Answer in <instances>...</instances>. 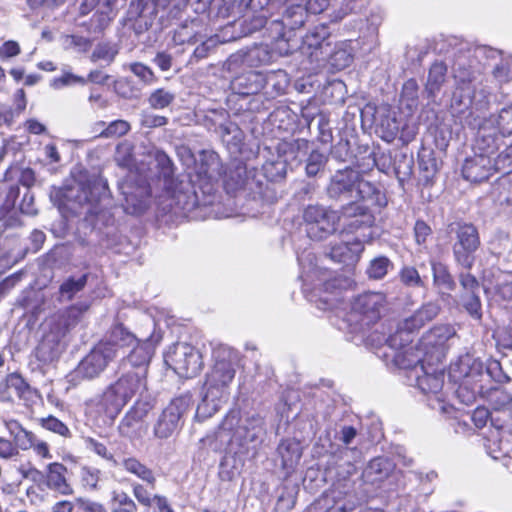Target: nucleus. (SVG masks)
<instances>
[{
  "instance_id": "f257e3e1",
  "label": "nucleus",
  "mask_w": 512,
  "mask_h": 512,
  "mask_svg": "<svg viewBox=\"0 0 512 512\" xmlns=\"http://www.w3.org/2000/svg\"><path fill=\"white\" fill-rule=\"evenodd\" d=\"M326 192L332 200L349 202L342 207L341 214L344 218L351 219L348 224L350 230L371 227L374 224V215L357 201L370 200L380 204V191L374 184L364 180L359 170L348 167L337 170L331 176Z\"/></svg>"
},
{
  "instance_id": "f03ea898",
  "label": "nucleus",
  "mask_w": 512,
  "mask_h": 512,
  "mask_svg": "<svg viewBox=\"0 0 512 512\" xmlns=\"http://www.w3.org/2000/svg\"><path fill=\"white\" fill-rule=\"evenodd\" d=\"M212 357L214 365L206 376L204 396L196 410V417L201 419L211 417L228 400L239 360L238 352L223 344L213 348Z\"/></svg>"
},
{
  "instance_id": "7ed1b4c3",
  "label": "nucleus",
  "mask_w": 512,
  "mask_h": 512,
  "mask_svg": "<svg viewBox=\"0 0 512 512\" xmlns=\"http://www.w3.org/2000/svg\"><path fill=\"white\" fill-rule=\"evenodd\" d=\"M363 0H273L272 5H285L283 19L273 20L270 31L273 37L285 36L284 25L290 30L302 27L307 19V14H320L330 9L329 17L332 21H341L347 15L361 7Z\"/></svg>"
},
{
  "instance_id": "20e7f679",
  "label": "nucleus",
  "mask_w": 512,
  "mask_h": 512,
  "mask_svg": "<svg viewBox=\"0 0 512 512\" xmlns=\"http://www.w3.org/2000/svg\"><path fill=\"white\" fill-rule=\"evenodd\" d=\"M471 52L460 54L453 64V74L457 83L453 95V105L462 106L459 111L465 109H485L489 103V97L494 87L484 85L480 79L479 69L470 61Z\"/></svg>"
},
{
  "instance_id": "39448f33",
  "label": "nucleus",
  "mask_w": 512,
  "mask_h": 512,
  "mask_svg": "<svg viewBox=\"0 0 512 512\" xmlns=\"http://www.w3.org/2000/svg\"><path fill=\"white\" fill-rule=\"evenodd\" d=\"M135 336L123 325H115L106 340L98 343L68 375L69 381L78 384L82 380L98 377L119 352V347L130 345Z\"/></svg>"
},
{
  "instance_id": "423d86ee",
  "label": "nucleus",
  "mask_w": 512,
  "mask_h": 512,
  "mask_svg": "<svg viewBox=\"0 0 512 512\" xmlns=\"http://www.w3.org/2000/svg\"><path fill=\"white\" fill-rule=\"evenodd\" d=\"M255 3L257 5L256 8H253L252 6L240 8L238 1H235V3L232 5L233 17L235 18L236 14H242L244 17V20L240 23V26L243 28L242 33L244 35H248L264 28L265 35H267L273 41V49H275L279 55H288L296 47V45L291 44V32L293 30H290L289 26L285 24V36L276 38L272 36V33L269 29L273 20L283 19V11L285 9V5L280 4L274 6L272 4H268L260 6L257 1Z\"/></svg>"
},
{
  "instance_id": "0eeeda50",
  "label": "nucleus",
  "mask_w": 512,
  "mask_h": 512,
  "mask_svg": "<svg viewBox=\"0 0 512 512\" xmlns=\"http://www.w3.org/2000/svg\"><path fill=\"white\" fill-rule=\"evenodd\" d=\"M89 308V303L78 302L46 319L45 334L37 347V357L41 361L48 362L58 357L63 349L64 337L79 323Z\"/></svg>"
},
{
  "instance_id": "6e6552de",
  "label": "nucleus",
  "mask_w": 512,
  "mask_h": 512,
  "mask_svg": "<svg viewBox=\"0 0 512 512\" xmlns=\"http://www.w3.org/2000/svg\"><path fill=\"white\" fill-rule=\"evenodd\" d=\"M147 390V378L143 372L125 371L102 394L92 398L90 405L98 413H104L110 418L116 417L129 401L135 396H142Z\"/></svg>"
},
{
  "instance_id": "1a4fd4ad",
  "label": "nucleus",
  "mask_w": 512,
  "mask_h": 512,
  "mask_svg": "<svg viewBox=\"0 0 512 512\" xmlns=\"http://www.w3.org/2000/svg\"><path fill=\"white\" fill-rule=\"evenodd\" d=\"M412 353V349L398 353L394 356L395 364L401 368L408 370V378L415 381V385L424 394H433L439 403L444 402L442 388L444 385V365L437 363L435 360H427L422 358L419 353L413 358L408 357V353Z\"/></svg>"
},
{
  "instance_id": "9d476101",
  "label": "nucleus",
  "mask_w": 512,
  "mask_h": 512,
  "mask_svg": "<svg viewBox=\"0 0 512 512\" xmlns=\"http://www.w3.org/2000/svg\"><path fill=\"white\" fill-rule=\"evenodd\" d=\"M228 432L229 441L236 444L241 453L255 450L265 435L264 419L256 413L241 415L238 409L230 410L219 427V433Z\"/></svg>"
},
{
  "instance_id": "9b49d317",
  "label": "nucleus",
  "mask_w": 512,
  "mask_h": 512,
  "mask_svg": "<svg viewBox=\"0 0 512 512\" xmlns=\"http://www.w3.org/2000/svg\"><path fill=\"white\" fill-rule=\"evenodd\" d=\"M386 304V295L382 292L368 291L359 294L350 302L343 322L351 332H363L381 318Z\"/></svg>"
},
{
  "instance_id": "f8f14e48",
  "label": "nucleus",
  "mask_w": 512,
  "mask_h": 512,
  "mask_svg": "<svg viewBox=\"0 0 512 512\" xmlns=\"http://www.w3.org/2000/svg\"><path fill=\"white\" fill-rule=\"evenodd\" d=\"M65 197L80 207L86 208L85 214L96 216L99 221L103 214V202L108 201V186L104 179L93 177L85 181H76L67 189Z\"/></svg>"
},
{
  "instance_id": "ddd939ff",
  "label": "nucleus",
  "mask_w": 512,
  "mask_h": 512,
  "mask_svg": "<svg viewBox=\"0 0 512 512\" xmlns=\"http://www.w3.org/2000/svg\"><path fill=\"white\" fill-rule=\"evenodd\" d=\"M331 43L328 26L321 24L310 29L302 38L299 47L304 57L302 61L304 68L316 72L325 67Z\"/></svg>"
},
{
  "instance_id": "4468645a",
  "label": "nucleus",
  "mask_w": 512,
  "mask_h": 512,
  "mask_svg": "<svg viewBox=\"0 0 512 512\" xmlns=\"http://www.w3.org/2000/svg\"><path fill=\"white\" fill-rule=\"evenodd\" d=\"M302 217L306 234L314 241H322L333 235L341 219L338 211L318 204L308 205Z\"/></svg>"
},
{
  "instance_id": "2eb2a0df",
  "label": "nucleus",
  "mask_w": 512,
  "mask_h": 512,
  "mask_svg": "<svg viewBox=\"0 0 512 512\" xmlns=\"http://www.w3.org/2000/svg\"><path fill=\"white\" fill-rule=\"evenodd\" d=\"M456 336L452 325H436L427 331L416 344V351L422 358L442 363L449 349V340Z\"/></svg>"
},
{
  "instance_id": "dca6fc26",
  "label": "nucleus",
  "mask_w": 512,
  "mask_h": 512,
  "mask_svg": "<svg viewBox=\"0 0 512 512\" xmlns=\"http://www.w3.org/2000/svg\"><path fill=\"white\" fill-rule=\"evenodd\" d=\"M165 362L176 374L184 378L196 376L203 367L201 353L185 342L174 344L165 355Z\"/></svg>"
},
{
  "instance_id": "f3484780",
  "label": "nucleus",
  "mask_w": 512,
  "mask_h": 512,
  "mask_svg": "<svg viewBox=\"0 0 512 512\" xmlns=\"http://www.w3.org/2000/svg\"><path fill=\"white\" fill-rule=\"evenodd\" d=\"M190 406V395H182L173 399L156 421L153 429L154 436L158 439L171 437L179 430L181 419Z\"/></svg>"
},
{
  "instance_id": "a211bd4d",
  "label": "nucleus",
  "mask_w": 512,
  "mask_h": 512,
  "mask_svg": "<svg viewBox=\"0 0 512 512\" xmlns=\"http://www.w3.org/2000/svg\"><path fill=\"white\" fill-rule=\"evenodd\" d=\"M204 125L209 130L214 129L229 149L238 150L241 146L244 134L235 122L229 120L226 110H210L205 116Z\"/></svg>"
},
{
  "instance_id": "6ab92c4d",
  "label": "nucleus",
  "mask_w": 512,
  "mask_h": 512,
  "mask_svg": "<svg viewBox=\"0 0 512 512\" xmlns=\"http://www.w3.org/2000/svg\"><path fill=\"white\" fill-rule=\"evenodd\" d=\"M457 241L453 245L456 262L470 270L475 262V252L480 245L477 229L471 224H459L456 230Z\"/></svg>"
},
{
  "instance_id": "aec40b11",
  "label": "nucleus",
  "mask_w": 512,
  "mask_h": 512,
  "mask_svg": "<svg viewBox=\"0 0 512 512\" xmlns=\"http://www.w3.org/2000/svg\"><path fill=\"white\" fill-rule=\"evenodd\" d=\"M159 341L160 336H151L145 340H138L135 337V341L132 344L122 346V348L132 346V350L121 362L122 368L130 367L134 369L132 372H143V377L147 378L148 365ZM120 349L121 347H119Z\"/></svg>"
},
{
  "instance_id": "412c9836",
  "label": "nucleus",
  "mask_w": 512,
  "mask_h": 512,
  "mask_svg": "<svg viewBox=\"0 0 512 512\" xmlns=\"http://www.w3.org/2000/svg\"><path fill=\"white\" fill-rule=\"evenodd\" d=\"M498 171L495 159L473 152L466 158L462 166L463 177L470 182H482L487 180L494 172Z\"/></svg>"
},
{
  "instance_id": "4be33fe9",
  "label": "nucleus",
  "mask_w": 512,
  "mask_h": 512,
  "mask_svg": "<svg viewBox=\"0 0 512 512\" xmlns=\"http://www.w3.org/2000/svg\"><path fill=\"white\" fill-rule=\"evenodd\" d=\"M123 195L122 207L127 214L139 215L148 208L150 193L146 186H132L128 183L120 185Z\"/></svg>"
},
{
  "instance_id": "5701e85b",
  "label": "nucleus",
  "mask_w": 512,
  "mask_h": 512,
  "mask_svg": "<svg viewBox=\"0 0 512 512\" xmlns=\"http://www.w3.org/2000/svg\"><path fill=\"white\" fill-rule=\"evenodd\" d=\"M273 76L286 78V75L282 71L273 73L266 78L261 72L251 70L235 77L231 82V86L232 89L240 95H253L263 89L265 84L269 82Z\"/></svg>"
},
{
  "instance_id": "b1692460",
  "label": "nucleus",
  "mask_w": 512,
  "mask_h": 512,
  "mask_svg": "<svg viewBox=\"0 0 512 512\" xmlns=\"http://www.w3.org/2000/svg\"><path fill=\"white\" fill-rule=\"evenodd\" d=\"M500 145L501 137L499 133L483 121L475 138L473 152L482 154V156L496 158Z\"/></svg>"
},
{
  "instance_id": "393cba45",
  "label": "nucleus",
  "mask_w": 512,
  "mask_h": 512,
  "mask_svg": "<svg viewBox=\"0 0 512 512\" xmlns=\"http://www.w3.org/2000/svg\"><path fill=\"white\" fill-rule=\"evenodd\" d=\"M6 383L9 388L15 391L16 395L27 408L33 410L35 407L41 405V394L37 389L32 388L21 375L17 373L9 374L6 378Z\"/></svg>"
},
{
  "instance_id": "a878e982",
  "label": "nucleus",
  "mask_w": 512,
  "mask_h": 512,
  "mask_svg": "<svg viewBox=\"0 0 512 512\" xmlns=\"http://www.w3.org/2000/svg\"><path fill=\"white\" fill-rule=\"evenodd\" d=\"M236 24V19L228 22V24L224 27L223 31L220 34H215L208 38H202L199 40L200 44L194 49L193 54L190 58V63L198 62L206 57L216 48V46L220 43L230 42L237 38L236 35L230 34L228 35V31L234 27Z\"/></svg>"
},
{
  "instance_id": "bb28decb",
  "label": "nucleus",
  "mask_w": 512,
  "mask_h": 512,
  "mask_svg": "<svg viewBox=\"0 0 512 512\" xmlns=\"http://www.w3.org/2000/svg\"><path fill=\"white\" fill-rule=\"evenodd\" d=\"M67 468L65 465L59 462H53L46 466L45 469V484L46 486L61 495L73 494V488L68 483Z\"/></svg>"
},
{
  "instance_id": "cd10ccee",
  "label": "nucleus",
  "mask_w": 512,
  "mask_h": 512,
  "mask_svg": "<svg viewBox=\"0 0 512 512\" xmlns=\"http://www.w3.org/2000/svg\"><path fill=\"white\" fill-rule=\"evenodd\" d=\"M204 26L198 18L184 21L173 33V43L175 45L190 44L194 45L202 38L206 37L203 33Z\"/></svg>"
},
{
  "instance_id": "c85d7f7f",
  "label": "nucleus",
  "mask_w": 512,
  "mask_h": 512,
  "mask_svg": "<svg viewBox=\"0 0 512 512\" xmlns=\"http://www.w3.org/2000/svg\"><path fill=\"white\" fill-rule=\"evenodd\" d=\"M272 60V53L268 45L260 44L249 48L245 52H239L232 55L228 60L229 68L238 62H241L247 66H259L268 64Z\"/></svg>"
},
{
  "instance_id": "c756f323",
  "label": "nucleus",
  "mask_w": 512,
  "mask_h": 512,
  "mask_svg": "<svg viewBox=\"0 0 512 512\" xmlns=\"http://www.w3.org/2000/svg\"><path fill=\"white\" fill-rule=\"evenodd\" d=\"M363 251V242L359 239H354L351 242H342L332 246L329 256L335 262L352 265L359 260Z\"/></svg>"
},
{
  "instance_id": "7c9ffc66",
  "label": "nucleus",
  "mask_w": 512,
  "mask_h": 512,
  "mask_svg": "<svg viewBox=\"0 0 512 512\" xmlns=\"http://www.w3.org/2000/svg\"><path fill=\"white\" fill-rule=\"evenodd\" d=\"M413 331L414 330L404 329L402 321L397 325V329L393 334H390L388 337H383L385 344L393 350L391 354L393 359L396 354L410 349H412V353H408L409 358H413L414 355L417 354L416 344L412 345L411 334Z\"/></svg>"
},
{
  "instance_id": "2f4dec72",
  "label": "nucleus",
  "mask_w": 512,
  "mask_h": 512,
  "mask_svg": "<svg viewBox=\"0 0 512 512\" xmlns=\"http://www.w3.org/2000/svg\"><path fill=\"white\" fill-rule=\"evenodd\" d=\"M394 466V463L388 458L376 457L368 463L362 477L366 483H380L389 477L394 470Z\"/></svg>"
},
{
  "instance_id": "473e14b6",
  "label": "nucleus",
  "mask_w": 512,
  "mask_h": 512,
  "mask_svg": "<svg viewBox=\"0 0 512 512\" xmlns=\"http://www.w3.org/2000/svg\"><path fill=\"white\" fill-rule=\"evenodd\" d=\"M353 61V53L350 41L331 43L326 64L335 70L348 67Z\"/></svg>"
},
{
  "instance_id": "72a5a7b5",
  "label": "nucleus",
  "mask_w": 512,
  "mask_h": 512,
  "mask_svg": "<svg viewBox=\"0 0 512 512\" xmlns=\"http://www.w3.org/2000/svg\"><path fill=\"white\" fill-rule=\"evenodd\" d=\"M447 80V66L445 63L436 61L428 71L425 83V93L428 98H435Z\"/></svg>"
},
{
  "instance_id": "f704fd0d",
  "label": "nucleus",
  "mask_w": 512,
  "mask_h": 512,
  "mask_svg": "<svg viewBox=\"0 0 512 512\" xmlns=\"http://www.w3.org/2000/svg\"><path fill=\"white\" fill-rule=\"evenodd\" d=\"M440 307L433 302L421 306L413 315L403 321L404 329L418 330L426 322L433 320L439 313Z\"/></svg>"
},
{
  "instance_id": "c9c22d12",
  "label": "nucleus",
  "mask_w": 512,
  "mask_h": 512,
  "mask_svg": "<svg viewBox=\"0 0 512 512\" xmlns=\"http://www.w3.org/2000/svg\"><path fill=\"white\" fill-rule=\"evenodd\" d=\"M221 173L222 166L218 154L214 151H202L199 156L198 174L212 181Z\"/></svg>"
},
{
  "instance_id": "e433bc0d",
  "label": "nucleus",
  "mask_w": 512,
  "mask_h": 512,
  "mask_svg": "<svg viewBox=\"0 0 512 512\" xmlns=\"http://www.w3.org/2000/svg\"><path fill=\"white\" fill-rule=\"evenodd\" d=\"M149 3L148 0H137L130 3L125 25H129L136 35L144 33L149 28L147 21H144L141 17L142 12L148 7Z\"/></svg>"
},
{
  "instance_id": "4c0bfd02",
  "label": "nucleus",
  "mask_w": 512,
  "mask_h": 512,
  "mask_svg": "<svg viewBox=\"0 0 512 512\" xmlns=\"http://www.w3.org/2000/svg\"><path fill=\"white\" fill-rule=\"evenodd\" d=\"M309 142L305 139H296L292 142L285 144V159L283 161H277L275 162V167L277 169V176L279 178H283L285 176V164L289 158V154L294 155V160H297L299 158V161L301 160V157H304L307 154L308 151Z\"/></svg>"
},
{
  "instance_id": "58836bf2",
  "label": "nucleus",
  "mask_w": 512,
  "mask_h": 512,
  "mask_svg": "<svg viewBox=\"0 0 512 512\" xmlns=\"http://www.w3.org/2000/svg\"><path fill=\"white\" fill-rule=\"evenodd\" d=\"M277 452L281 457L284 469L293 468L301 458L300 444L294 440H282L278 445Z\"/></svg>"
},
{
  "instance_id": "ea45409f",
  "label": "nucleus",
  "mask_w": 512,
  "mask_h": 512,
  "mask_svg": "<svg viewBox=\"0 0 512 512\" xmlns=\"http://www.w3.org/2000/svg\"><path fill=\"white\" fill-rule=\"evenodd\" d=\"M119 465H121L126 472L135 475L137 478L146 482L152 488L154 487L156 478L154 476L153 471L150 468H148L145 464L140 462L137 458H123Z\"/></svg>"
},
{
  "instance_id": "a19ab883",
  "label": "nucleus",
  "mask_w": 512,
  "mask_h": 512,
  "mask_svg": "<svg viewBox=\"0 0 512 512\" xmlns=\"http://www.w3.org/2000/svg\"><path fill=\"white\" fill-rule=\"evenodd\" d=\"M484 122L497 130L502 137L512 135V104L503 107L498 114L491 115Z\"/></svg>"
},
{
  "instance_id": "79ce46f5",
  "label": "nucleus",
  "mask_w": 512,
  "mask_h": 512,
  "mask_svg": "<svg viewBox=\"0 0 512 512\" xmlns=\"http://www.w3.org/2000/svg\"><path fill=\"white\" fill-rule=\"evenodd\" d=\"M377 114L379 115L377 124L382 131V138L387 142L393 141L400 129L395 112L386 109L381 114L378 111Z\"/></svg>"
},
{
  "instance_id": "37998d69",
  "label": "nucleus",
  "mask_w": 512,
  "mask_h": 512,
  "mask_svg": "<svg viewBox=\"0 0 512 512\" xmlns=\"http://www.w3.org/2000/svg\"><path fill=\"white\" fill-rule=\"evenodd\" d=\"M88 281V274L68 277L59 287V298L61 301H70L84 289Z\"/></svg>"
},
{
  "instance_id": "c03bdc74",
  "label": "nucleus",
  "mask_w": 512,
  "mask_h": 512,
  "mask_svg": "<svg viewBox=\"0 0 512 512\" xmlns=\"http://www.w3.org/2000/svg\"><path fill=\"white\" fill-rule=\"evenodd\" d=\"M17 180L24 186H31L34 183L35 175L30 168H21L19 166H10L4 174V183L0 185V189H5L7 182Z\"/></svg>"
},
{
  "instance_id": "a18cd8bd",
  "label": "nucleus",
  "mask_w": 512,
  "mask_h": 512,
  "mask_svg": "<svg viewBox=\"0 0 512 512\" xmlns=\"http://www.w3.org/2000/svg\"><path fill=\"white\" fill-rule=\"evenodd\" d=\"M488 401L495 410L512 408V392L504 387H495L489 391Z\"/></svg>"
},
{
  "instance_id": "49530a36",
  "label": "nucleus",
  "mask_w": 512,
  "mask_h": 512,
  "mask_svg": "<svg viewBox=\"0 0 512 512\" xmlns=\"http://www.w3.org/2000/svg\"><path fill=\"white\" fill-rule=\"evenodd\" d=\"M432 271L434 283L437 286L449 291L455 288V282L446 265L440 262H432Z\"/></svg>"
},
{
  "instance_id": "de8ad7c7",
  "label": "nucleus",
  "mask_w": 512,
  "mask_h": 512,
  "mask_svg": "<svg viewBox=\"0 0 512 512\" xmlns=\"http://www.w3.org/2000/svg\"><path fill=\"white\" fill-rule=\"evenodd\" d=\"M175 100V94L165 88H158L151 92L147 102L151 108L160 110L168 107Z\"/></svg>"
},
{
  "instance_id": "09e8293b",
  "label": "nucleus",
  "mask_w": 512,
  "mask_h": 512,
  "mask_svg": "<svg viewBox=\"0 0 512 512\" xmlns=\"http://www.w3.org/2000/svg\"><path fill=\"white\" fill-rule=\"evenodd\" d=\"M101 471L95 467L82 466L79 470V478L84 489L95 491L98 489Z\"/></svg>"
},
{
  "instance_id": "8fccbe9b",
  "label": "nucleus",
  "mask_w": 512,
  "mask_h": 512,
  "mask_svg": "<svg viewBox=\"0 0 512 512\" xmlns=\"http://www.w3.org/2000/svg\"><path fill=\"white\" fill-rule=\"evenodd\" d=\"M154 400L153 398L147 394V391L142 393V396H138L135 404L130 408L129 418L136 417L139 420H143L148 412L153 408Z\"/></svg>"
},
{
  "instance_id": "3c124183",
  "label": "nucleus",
  "mask_w": 512,
  "mask_h": 512,
  "mask_svg": "<svg viewBox=\"0 0 512 512\" xmlns=\"http://www.w3.org/2000/svg\"><path fill=\"white\" fill-rule=\"evenodd\" d=\"M392 268L393 264L387 257L379 256L371 260L367 275L372 279H382Z\"/></svg>"
},
{
  "instance_id": "603ef678",
  "label": "nucleus",
  "mask_w": 512,
  "mask_h": 512,
  "mask_svg": "<svg viewBox=\"0 0 512 512\" xmlns=\"http://www.w3.org/2000/svg\"><path fill=\"white\" fill-rule=\"evenodd\" d=\"M118 52L119 49L116 44L110 42H102L96 45L91 58L93 61L102 60L107 63H111L115 59Z\"/></svg>"
},
{
  "instance_id": "864d4df0",
  "label": "nucleus",
  "mask_w": 512,
  "mask_h": 512,
  "mask_svg": "<svg viewBox=\"0 0 512 512\" xmlns=\"http://www.w3.org/2000/svg\"><path fill=\"white\" fill-rule=\"evenodd\" d=\"M492 75L499 86L512 82V56L502 59L494 67Z\"/></svg>"
},
{
  "instance_id": "5fc2aeb1",
  "label": "nucleus",
  "mask_w": 512,
  "mask_h": 512,
  "mask_svg": "<svg viewBox=\"0 0 512 512\" xmlns=\"http://www.w3.org/2000/svg\"><path fill=\"white\" fill-rule=\"evenodd\" d=\"M128 68L146 86L153 85L157 81V77L152 69L141 62L130 63Z\"/></svg>"
},
{
  "instance_id": "6e6d98bb",
  "label": "nucleus",
  "mask_w": 512,
  "mask_h": 512,
  "mask_svg": "<svg viewBox=\"0 0 512 512\" xmlns=\"http://www.w3.org/2000/svg\"><path fill=\"white\" fill-rule=\"evenodd\" d=\"M327 161H328V156L326 154H324L318 150H313L307 159V164H306L307 175L310 177L317 175L318 172L324 168Z\"/></svg>"
},
{
  "instance_id": "4d7b16f0",
  "label": "nucleus",
  "mask_w": 512,
  "mask_h": 512,
  "mask_svg": "<svg viewBox=\"0 0 512 512\" xmlns=\"http://www.w3.org/2000/svg\"><path fill=\"white\" fill-rule=\"evenodd\" d=\"M39 423L44 429L48 431L66 438L71 437V431L67 425L52 415L40 418Z\"/></svg>"
},
{
  "instance_id": "13d9d810",
  "label": "nucleus",
  "mask_w": 512,
  "mask_h": 512,
  "mask_svg": "<svg viewBox=\"0 0 512 512\" xmlns=\"http://www.w3.org/2000/svg\"><path fill=\"white\" fill-rule=\"evenodd\" d=\"M461 302L466 311L475 319H480L481 313V301L479 292L461 294Z\"/></svg>"
},
{
  "instance_id": "bf43d9fd",
  "label": "nucleus",
  "mask_w": 512,
  "mask_h": 512,
  "mask_svg": "<svg viewBox=\"0 0 512 512\" xmlns=\"http://www.w3.org/2000/svg\"><path fill=\"white\" fill-rule=\"evenodd\" d=\"M87 80L81 76H77L71 72L64 71L60 76L51 80V87L54 89H62L66 86L85 85Z\"/></svg>"
},
{
  "instance_id": "052dcab7",
  "label": "nucleus",
  "mask_w": 512,
  "mask_h": 512,
  "mask_svg": "<svg viewBox=\"0 0 512 512\" xmlns=\"http://www.w3.org/2000/svg\"><path fill=\"white\" fill-rule=\"evenodd\" d=\"M133 146L128 141H123L116 146L114 159L120 167H129L133 160Z\"/></svg>"
},
{
  "instance_id": "680f3d73",
  "label": "nucleus",
  "mask_w": 512,
  "mask_h": 512,
  "mask_svg": "<svg viewBox=\"0 0 512 512\" xmlns=\"http://www.w3.org/2000/svg\"><path fill=\"white\" fill-rule=\"evenodd\" d=\"M142 428V421L136 417L129 418V412L126 413L119 425L120 433L129 438H134L139 435Z\"/></svg>"
},
{
  "instance_id": "e2e57ef3",
  "label": "nucleus",
  "mask_w": 512,
  "mask_h": 512,
  "mask_svg": "<svg viewBox=\"0 0 512 512\" xmlns=\"http://www.w3.org/2000/svg\"><path fill=\"white\" fill-rule=\"evenodd\" d=\"M418 89L419 87L415 79H409L403 85L401 97L403 101H407V106L410 109L417 107Z\"/></svg>"
},
{
  "instance_id": "0e129e2a",
  "label": "nucleus",
  "mask_w": 512,
  "mask_h": 512,
  "mask_svg": "<svg viewBox=\"0 0 512 512\" xmlns=\"http://www.w3.org/2000/svg\"><path fill=\"white\" fill-rule=\"evenodd\" d=\"M130 124L125 120L112 121L103 131L100 133V137H121L127 134L130 130Z\"/></svg>"
},
{
  "instance_id": "69168bd1",
  "label": "nucleus",
  "mask_w": 512,
  "mask_h": 512,
  "mask_svg": "<svg viewBox=\"0 0 512 512\" xmlns=\"http://www.w3.org/2000/svg\"><path fill=\"white\" fill-rule=\"evenodd\" d=\"M87 448L111 463L112 466L116 467L119 465L118 461L114 458L113 454L108 450L105 444L89 438L87 440Z\"/></svg>"
},
{
  "instance_id": "338daca9",
  "label": "nucleus",
  "mask_w": 512,
  "mask_h": 512,
  "mask_svg": "<svg viewBox=\"0 0 512 512\" xmlns=\"http://www.w3.org/2000/svg\"><path fill=\"white\" fill-rule=\"evenodd\" d=\"M495 163L498 171H503L506 176L512 175V144L497 154Z\"/></svg>"
},
{
  "instance_id": "774afa93",
  "label": "nucleus",
  "mask_w": 512,
  "mask_h": 512,
  "mask_svg": "<svg viewBox=\"0 0 512 512\" xmlns=\"http://www.w3.org/2000/svg\"><path fill=\"white\" fill-rule=\"evenodd\" d=\"M133 495L136 500L145 507H151L156 504V498L160 495H153L147 488L141 484L133 485Z\"/></svg>"
}]
</instances>
